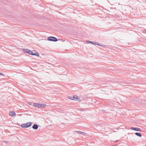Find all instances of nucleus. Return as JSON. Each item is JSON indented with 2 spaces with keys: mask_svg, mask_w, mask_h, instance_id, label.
<instances>
[{
  "mask_svg": "<svg viewBox=\"0 0 146 146\" xmlns=\"http://www.w3.org/2000/svg\"><path fill=\"white\" fill-rule=\"evenodd\" d=\"M16 115L15 113L13 111H10L9 112V115L11 116H15Z\"/></svg>",
  "mask_w": 146,
  "mask_h": 146,
  "instance_id": "nucleus-6",
  "label": "nucleus"
},
{
  "mask_svg": "<svg viewBox=\"0 0 146 146\" xmlns=\"http://www.w3.org/2000/svg\"><path fill=\"white\" fill-rule=\"evenodd\" d=\"M31 52H32L30 50H28V53H29V54H31L30 53H31Z\"/></svg>",
  "mask_w": 146,
  "mask_h": 146,
  "instance_id": "nucleus-14",
  "label": "nucleus"
},
{
  "mask_svg": "<svg viewBox=\"0 0 146 146\" xmlns=\"http://www.w3.org/2000/svg\"><path fill=\"white\" fill-rule=\"evenodd\" d=\"M77 132L79 133H81L82 134H85V133L84 132H82L80 131H78Z\"/></svg>",
  "mask_w": 146,
  "mask_h": 146,
  "instance_id": "nucleus-11",
  "label": "nucleus"
},
{
  "mask_svg": "<svg viewBox=\"0 0 146 146\" xmlns=\"http://www.w3.org/2000/svg\"><path fill=\"white\" fill-rule=\"evenodd\" d=\"M46 106V105L44 104H40L39 108L41 109L43 108H44Z\"/></svg>",
  "mask_w": 146,
  "mask_h": 146,
  "instance_id": "nucleus-8",
  "label": "nucleus"
},
{
  "mask_svg": "<svg viewBox=\"0 0 146 146\" xmlns=\"http://www.w3.org/2000/svg\"><path fill=\"white\" fill-rule=\"evenodd\" d=\"M69 98L71 100H78L79 99L78 97L76 96H75L71 97H69Z\"/></svg>",
  "mask_w": 146,
  "mask_h": 146,
  "instance_id": "nucleus-3",
  "label": "nucleus"
},
{
  "mask_svg": "<svg viewBox=\"0 0 146 146\" xmlns=\"http://www.w3.org/2000/svg\"><path fill=\"white\" fill-rule=\"evenodd\" d=\"M33 106L35 107H38L39 108L40 104L36 103H33Z\"/></svg>",
  "mask_w": 146,
  "mask_h": 146,
  "instance_id": "nucleus-9",
  "label": "nucleus"
},
{
  "mask_svg": "<svg viewBox=\"0 0 146 146\" xmlns=\"http://www.w3.org/2000/svg\"><path fill=\"white\" fill-rule=\"evenodd\" d=\"M0 75H3V76H5L3 74H2L0 72Z\"/></svg>",
  "mask_w": 146,
  "mask_h": 146,
  "instance_id": "nucleus-17",
  "label": "nucleus"
},
{
  "mask_svg": "<svg viewBox=\"0 0 146 146\" xmlns=\"http://www.w3.org/2000/svg\"><path fill=\"white\" fill-rule=\"evenodd\" d=\"M23 50H24V52L28 53V50H29V49H23Z\"/></svg>",
  "mask_w": 146,
  "mask_h": 146,
  "instance_id": "nucleus-12",
  "label": "nucleus"
},
{
  "mask_svg": "<svg viewBox=\"0 0 146 146\" xmlns=\"http://www.w3.org/2000/svg\"><path fill=\"white\" fill-rule=\"evenodd\" d=\"M135 134L136 135H137V136L139 137H141L142 136L141 134L140 133H139L136 132L135 133Z\"/></svg>",
  "mask_w": 146,
  "mask_h": 146,
  "instance_id": "nucleus-10",
  "label": "nucleus"
},
{
  "mask_svg": "<svg viewBox=\"0 0 146 146\" xmlns=\"http://www.w3.org/2000/svg\"><path fill=\"white\" fill-rule=\"evenodd\" d=\"M32 128L33 129L36 130L38 129V126L37 125L34 124L32 126Z\"/></svg>",
  "mask_w": 146,
  "mask_h": 146,
  "instance_id": "nucleus-7",
  "label": "nucleus"
},
{
  "mask_svg": "<svg viewBox=\"0 0 146 146\" xmlns=\"http://www.w3.org/2000/svg\"><path fill=\"white\" fill-rule=\"evenodd\" d=\"M118 140H117V141H115V143H116V142H118Z\"/></svg>",
  "mask_w": 146,
  "mask_h": 146,
  "instance_id": "nucleus-18",
  "label": "nucleus"
},
{
  "mask_svg": "<svg viewBox=\"0 0 146 146\" xmlns=\"http://www.w3.org/2000/svg\"><path fill=\"white\" fill-rule=\"evenodd\" d=\"M96 45H98V46H102V45H100V44H99V43H98V44H96Z\"/></svg>",
  "mask_w": 146,
  "mask_h": 146,
  "instance_id": "nucleus-16",
  "label": "nucleus"
},
{
  "mask_svg": "<svg viewBox=\"0 0 146 146\" xmlns=\"http://www.w3.org/2000/svg\"><path fill=\"white\" fill-rule=\"evenodd\" d=\"M48 40L50 41L56 42L57 41V39L56 38L53 36H49L48 38Z\"/></svg>",
  "mask_w": 146,
  "mask_h": 146,
  "instance_id": "nucleus-2",
  "label": "nucleus"
},
{
  "mask_svg": "<svg viewBox=\"0 0 146 146\" xmlns=\"http://www.w3.org/2000/svg\"><path fill=\"white\" fill-rule=\"evenodd\" d=\"M130 129H131L133 130L137 131H141V129L140 128L138 127H131Z\"/></svg>",
  "mask_w": 146,
  "mask_h": 146,
  "instance_id": "nucleus-4",
  "label": "nucleus"
},
{
  "mask_svg": "<svg viewBox=\"0 0 146 146\" xmlns=\"http://www.w3.org/2000/svg\"><path fill=\"white\" fill-rule=\"evenodd\" d=\"M92 44H97V43H96V42H92Z\"/></svg>",
  "mask_w": 146,
  "mask_h": 146,
  "instance_id": "nucleus-15",
  "label": "nucleus"
},
{
  "mask_svg": "<svg viewBox=\"0 0 146 146\" xmlns=\"http://www.w3.org/2000/svg\"><path fill=\"white\" fill-rule=\"evenodd\" d=\"M32 123L31 122H28L26 123L22 124L21 125V126L23 128H28L31 125Z\"/></svg>",
  "mask_w": 146,
  "mask_h": 146,
  "instance_id": "nucleus-1",
  "label": "nucleus"
},
{
  "mask_svg": "<svg viewBox=\"0 0 146 146\" xmlns=\"http://www.w3.org/2000/svg\"><path fill=\"white\" fill-rule=\"evenodd\" d=\"M86 42H88L89 43H90L92 44V42L88 40L86 41Z\"/></svg>",
  "mask_w": 146,
  "mask_h": 146,
  "instance_id": "nucleus-13",
  "label": "nucleus"
},
{
  "mask_svg": "<svg viewBox=\"0 0 146 146\" xmlns=\"http://www.w3.org/2000/svg\"><path fill=\"white\" fill-rule=\"evenodd\" d=\"M30 53L31 54H30L32 55H35L38 56H39V54L38 53V52H36L35 53H34L32 51V52H31V53Z\"/></svg>",
  "mask_w": 146,
  "mask_h": 146,
  "instance_id": "nucleus-5",
  "label": "nucleus"
}]
</instances>
